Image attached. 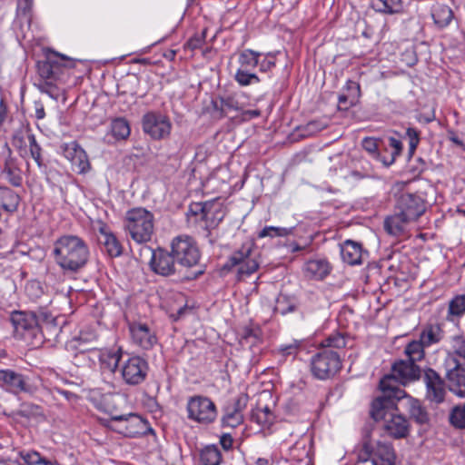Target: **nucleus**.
I'll return each mask as SVG.
<instances>
[{
    "label": "nucleus",
    "instance_id": "1",
    "mask_svg": "<svg viewBox=\"0 0 465 465\" xmlns=\"http://www.w3.org/2000/svg\"><path fill=\"white\" fill-rule=\"evenodd\" d=\"M74 66V62L65 56L54 52L48 54L46 60L37 63L40 79L35 86L42 94L58 100L64 93L61 86L69 83Z\"/></svg>",
    "mask_w": 465,
    "mask_h": 465
},
{
    "label": "nucleus",
    "instance_id": "2",
    "mask_svg": "<svg viewBox=\"0 0 465 465\" xmlns=\"http://www.w3.org/2000/svg\"><path fill=\"white\" fill-rule=\"evenodd\" d=\"M55 263L65 272H75L89 259L87 243L75 235H63L54 242L52 251Z\"/></svg>",
    "mask_w": 465,
    "mask_h": 465
},
{
    "label": "nucleus",
    "instance_id": "3",
    "mask_svg": "<svg viewBox=\"0 0 465 465\" xmlns=\"http://www.w3.org/2000/svg\"><path fill=\"white\" fill-rule=\"evenodd\" d=\"M392 396L382 394L371 403V415L375 420H382L384 430L396 439L404 438L409 433V421L400 413L397 402Z\"/></svg>",
    "mask_w": 465,
    "mask_h": 465
},
{
    "label": "nucleus",
    "instance_id": "4",
    "mask_svg": "<svg viewBox=\"0 0 465 465\" xmlns=\"http://www.w3.org/2000/svg\"><path fill=\"white\" fill-rule=\"evenodd\" d=\"M420 376V369L416 363L401 360L392 365L391 373L381 380L380 389L382 394L401 400L405 397V391L399 384L406 385L418 380Z\"/></svg>",
    "mask_w": 465,
    "mask_h": 465
},
{
    "label": "nucleus",
    "instance_id": "5",
    "mask_svg": "<svg viewBox=\"0 0 465 465\" xmlns=\"http://www.w3.org/2000/svg\"><path fill=\"white\" fill-rule=\"evenodd\" d=\"M124 229L135 242H147L153 234V214L145 208H133L126 212Z\"/></svg>",
    "mask_w": 465,
    "mask_h": 465
},
{
    "label": "nucleus",
    "instance_id": "6",
    "mask_svg": "<svg viewBox=\"0 0 465 465\" xmlns=\"http://www.w3.org/2000/svg\"><path fill=\"white\" fill-rule=\"evenodd\" d=\"M104 425L127 438H139L153 431L146 420L134 413L113 415Z\"/></svg>",
    "mask_w": 465,
    "mask_h": 465
},
{
    "label": "nucleus",
    "instance_id": "7",
    "mask_svg": "<svg viewBox=\"0 0 465 465\" xmlns=\"http://www.w3.org/2000/svg\"><path fill=\"white\" fill-rule=\"evenodd\" d=\"M290 439H284L282 442V451L287 446L284 457L287 461L296 462L297 465H310L312 462L311 450L312 441L306 434L294 435L292 431L289 434Z\"/></svg>",
    "mask_w": 465,
    "mask_h": 465
},
{
    "label": "nucleus",
    "instance_id": "8",
    "mask_svg": "<svg viewBox=\"0 0 465 465\" xmlns=\"http://www.w3.org/2000/svg\"><path fill=\"white\" fill-rule=\"evenodd\" d=\"M259 265L254 243L252 242H246L231 255L228 262L224 264V269L231 270L237 266L239 277H243L250 276L255 272Z\"/></svg>",
    "mask_w": 465,
    "mask_h": 465
},
{
    "label": "nucleus",
    "instance_id": "9",
    "mask_svg": "<svg viewBox=\"0 0 465 465\" xmlns=\"http://www.w3.org/2000/svg\"><path fill=\"white\" fill-rule=\"evenodd\" d=\"M341 368V357L333 350L321 349L311 359V371L319 380L333 377Z\"/></svg>",
    "mask_w": 465,
    "mask_h": 465
},
{
    "label": "nucleus",
    "instance_id": "10",
    "mask_svg": "<svg viewBox=\"0 0 465 465\" xmlns=\"http://www.w3.org/2000/svg\"><path fill=\"white\" fill-rule=\"evenodd\" d=\"M187 417L202 425H209L215 421L218 411L215 403L203 395L192 396L187 401Z\"/></svg>",
    "mask_w": 465,
    "mask_h": 465
},
{
    "label": "nucleus",
    "instance_id": "11",
    "mask_svg": "<svg viewBox=\"0 0 465 465\" xmlns=\"http://www.w3.org/2000/svg\"><path fill=\"white\" fill-rule=\"evenodd\" d=\"M171 252L174 260L184 267L198 264L201 252L196 242L188 235H178L171 242Z\"/></svg>",
    "mask_w": 465,
    "mask_h": 465
},
{
    "label": "nucleus",
    "instance_id": "12",
    "mask_svg": "<svg viewBox=\"0 0 465 465\" xmlns=\"http://www.w3.org/2000/svg\"><path fill=\"white\" fill-rule=\"evenodd\" d=\"M261 52L252 49H244L239 54V67L235 72L234 80L241 86H248L261 82L257 74L251 72L257 67Z\"/></svg>",
    "mask_w": 465,
    "mask_h": 465
},
{
    "label": "nucleus",
    "instance_id": "13",
    "mask_svg": "<svg viewBox=\"0 0 465 465\" xmlns=\"http://www.w3.org/2000/svg\"><path fill=\"white\" fill-rule=\"evenodd\" d=\"M10 322L15 335L18 337L25 341H41V330L36 316L34 313L14 312L11 314Z\"/></svg>",
    "mask_w": 465,
    "mask_h": 465
},
{
    "label": "nucleus",
    "instance_id": "14",
    "mask_svg": "<svg viewBox=\"0 0 465 465\" xmlns=\"http://www.w3.org/2000/svg\"><path fill=\"white\" fill-rule=\"evenodd\" d=\"M360 459L362 461L371 460L373 465H394L396 457L391 444L364 440L360 451Z\"/></svg>",
    "mask_w": 465,
    "mask_h": 465
},
{
    "label": "nucleus",
    "instance_id": "15",
    "mask_svg": "<svg viewBox=\"0 0 465 465\" xmlns=\"http://www.w3.org/2000/svg\"><path fill=\"white\" fill-rule=\"evenodd\" d=\"M119 371L126 384L138 385L146 379L149 364L143 357L132 355L122 361Z\"/></svg>",
    "mask_w": 465,
    "mask_h": 465
},
{
    "label": "nucleus",
    "instance_id": "16",
    "mask_svg": "<svg viewBox=\"0 0 465 465\" xmlns=\"http://www.w3.org/2000/svg\"><path fill=\"white\" fill-rule=\"evenodd\" d=\"M169 117L159 112H148L142 118V128L144 134L153 140L167 138L172 131Z\"/></svg>",
    "mask_w": 465,
    "mask_h": 465
},
{
    "label": "nucleus",
    "instance_id": "17",
    "mask_svg": "<svg viewBox=\"0 0 465 465\" xmlns=\"http://www.w3.org/2000/svg\"><path fill=\"white\" fill-rule=\"evenodd\" d=\"M446 378L450 391L460 397H465V364L452 354H448L444 361Z\"/></svg>",
    "mask_w": 465,
    "mask_h": 465
},
{
    "label": "nucleus",
    "instance_id": "18",
    "mask_svg": "<svg viewBox=\"0 0 465 465\" xmlns=\"http://www.w3.org/2000/svg\"><path fill=\"white\" fill-rule=\"evenodd\" d=\"M83 358L99 360L100 371L103 374H114L122 358V349H92L82 353Z\"/></svg>",
    "mask_w": 465,
    "mask_h": 465
},
{
    "label": "nucleus",
    "instance_id": "19",
    "mask_svg": "<svg viewBox=\"0 0 465 465\" xmlns=\"http://www.w3.org/2000/svg\"><path fill=\"white\" fill-rule=\"evenodd\" d=\"M395 209L415 223L425 213L426 202L418 193H403L399 196Z\"/></svg>",
    "mask_w": 465,
    "mask_h": 465
},
{
    "label": "nucleus",
    "instance_id": "20",
    "mask_svg": "<svg viewBox=\"0 0 465 465\" xmlns=\"http://www.w3.org/2000/svg\"><path fill=\"white\" fill-rule=\"evenodd\" d=\"M129 331L133 343L141 350H152L158 342L154 331L145 323L132 322L129 325Z\"/></svg>",
    "mask_w": 465,
    "mask_h": 465
},
{
    "label": "nucleus",
    "instance_id": "21",
    "mask_svg": "<svg viewBox=\"0 0 465 465\" xmlns=\"http://www.w3.org/2000/svg\"><path fill=\"white\" fill-rule=\"evenodd\" d=\"M214 204L211 203H195L191 204L189 217H194L195 222H204L206 227L216 226L223 219L222 212L213 210Z\"/></svg>",
    "mask_w": 465,
    "mask_h": 465
},
{
    "label": "nucleus",
    "instance_id": "22",
    "mask_svg": "<svg viewBox=\"0 0 465 465\" xmlns=\"http://www.w3.org/2000/svg\"><path fill=\"white\" fill-rule=\"evenodd\" d=\"M413 223L414 222L395 209V213L385 218L383 228L385 232L391 236L405 238L409 236Z\"/></svg>",
    "mask_w": 465,
    "mask_h": 465
},
{
    "label": "nucleus",
    "instance_id": "23",
    "mask_svg": "<svg viewBox=\"0 0 465 465\" xmlns=\"http://www.w3.org/2000/svg\"><path fill=\"white\" fill-rule=\"evenodd\" d=\"M426 399L439 404L444 401L446 395L445 383L440 376L432 369L425 371Z\"/></svg>",
    "mask_w": 465,
    "mask_h": 465
},
{
    "label": "nucleus",
    "instance_id": "24",
    "mask_svg": "<svg viewBox=\"0 0 465 465\" xmlns=\"http://www.w3.org/2000/svg\"><path fill=\"white\" fill-rule=\"evenodd\" d=\"M174 261L172 253L170 254L165 250L159 248L152 251L150 266L157 274L168 276L175 271Z\"/></svg>",
    "mask_w": 465,
    "mask_h": 465
},
{
    "label": "nucleus",
    "instance_id": "25",
    "mask_svg": "<svg viewBox=\"0 0 465 465\" xmlns=\"http://www.w3.org/2000/svg\"><path fill=\"white\" fill-rule=\"evenodd\" d=\"M0 387L14 394L27 391L25 377L12 370H0Z\"/></svg>",
    "mask_w": 465,
    "mask_h": 465
},
{
    "label": "nucleus",
    "instance_id": "26",
    "mask_svg": "<svg viewBox=\"0 0 465 465\" xmlns=\"http://www.w3.org/2000/svg\"><path fill=\"white\" fill-rule=\"evenodd\" d=\"M99 233L103 236V243L105 247L107 253L112 257H118L123 252V247L120 241L111 231V229L103 222L99 223Z\"/></svg>",
    "mask_w": 465,
    "mask_h": 465
},
{
    "label": "nucleus",
    "instance_id": "27",
    "mask_svg": "<svg viewBox=\"0 0 465 465\" xmlns=\"http://www.w3.org/2000/svg\"><path fill=\"white\" fill-rule=\"evenodd\" d=\"M341 255L343 262L350 265L361 264L362 262L361 244L351 240H346L341 245Z\"/></svg>",
    "mask_w": 465,
    "mask_h": 465
},
{
    "label": "nucleus",
    "instance_id": "28",
    "mask_svg": "<svg viewBox=\"0 0 465 465\" xmlns=\"http://www.w3.org/2000/svg\"><path fill=\"white\" fill-rule=\"evenodd\" d=\"M303 270L308 277L322 280L330 273L331 266L324 259H312L305 262Z\"/></svg>",
    "mask_w": 465,
    "mask_h": 465
},
{
    "label": "nucleus",
    "instance_id": "29",
    "mask_svg": "<svg viewBox=\"0 0 465 465\" xmlns=\"http://www.w3.org/2000/svg\"><path fill=\"white\" fill-rule=\"evenodd\" d=\"M7 156L5 159L2 173L14 186H19L22 183V176L16 165L15 159L12 157L11 149L5 144Z\"/></svg>",
    "mask_w": 465,
    "mask_h": 465
},
{
    "label": "nucleus",
    "instance_id": "30",
    "mask_svg": "<svg viewBox=\"0 0 465 465\" xmlns=\"http://www.w3.org/2000/svg\"><path fill=\"white\" fill-rule=\"evenodd\" d=\"M252 421L257 423L261 429L270 430L271 426L273 424L275 416L267 406H257L252 410L251 413Z\"/></svg>",
    "mask_w": 465,
    "mask_h": 465
},
{
    "label": "nucleus",
    "instance_id": "31",
    "mask_svg": "<svg viewBox=\"0 0 465 465\" xmlns=\"http://www.w3.org/2000/svg\"><path fill=\"white\" fill-rule=\"evenodd\" d=\"M249 96L245 93L232 94L221 98V106L226 111H243L248 106Z\"/></svg>",
    "mask_w": 465,
    "mask_h": 465
},
{
    "label": "nucleus",
    "instance_id": "32",
    "mask_svg": "<svg viewBox=\"0 0 465 465\" xmlns=\"http://www.w3.org/2000/svg\"><path fill=\"white\" fill-rule=\"evenodd\" d=\"M401 401H403V404L408 407L411 417L417 423L424 424L428 421V413L418 400L413 399L405 393V397L401 398Z\"/></svg>",
    "mask_w": 465,
    "mask_h": 465
},
{
    "label": "nucleus",
    "instance_id": "33",
    "mask_svg": "<svg viewBox=\"0 0 465 465\" xmlns=\"http://www.w3.org/2000/svg\"><path fill=\"white\" fill-rule=\"evenodd\" d=\"M345 94L339 95L338 101L340 105L352 106L354 105L361 96V86L360 84L348 80L344 86Z\"/></svg>",
    "mask_w": 465,
    "mask_h": 465
},
{
    "label": "nucleus",
    "instance_id": "34",
    "mask_svg": "<svg viewBox=\"0 0 465 465\" xmlns=\"http://www.w3.org/2000/svg\"><path fill=\"white\" fill-rule=\"evenodd\" d=\"M222 453L216 445H207L199 450L198 465H220Z\"/></svg>",
    "mask_w": 465,
    "mask_h": 465
},
{
    "label": "nucleus",
    "instance_id": "35",
    "mask_svg": "<svg viewBox=\"0 0 465 465\" xmlns=\"http://www.w3.org/2000/svg\"><path fill=\"white\" fill-rule=\"evenodd\" d=\"M431 16L435 25L443 28L448 26L452 21L453 12L447 5L438 3L432 6Z\"/></svg>",
    "mask_w": 465,
    "mask_h": 465
},
{
    "label": "nucleus",
    "instance_id": "36",
    "mask_svg": "<svg viewBox=\"0 0 465 465\" xmlns=\"http://www.w3.org/2000/svg\"><path fill=\"white\" fill-rule=\"evenodd\" d=\"M443 338L444 331L439 324H430L426 326L420 335V340L426 347L439 343Z\"/></svg>",
    "mask_w": 465,
    "mask_h": 465
},
{
    "label": "nucleus",
    "instance_id": "37",
    "mask_svg": "<svg viewBox=\"0 0 465 465\" xmlns=\"http://www.w3.org/2000/svg\"><path fill=\"white\" fill-rule=\"evenodd\" d=\"M465 314V293L453 296L448 304L447 319H460Z\"/></svg>",
    "mask_w": 465,
    "mask_h": 465
},
{
    "label": "nucleus",
    "instance_id": "38",
    "mask_svg": "<svg viewBox=\"0 0 465 465\" xmlns=\"http://www.w3.org/2000/svg\"><path fill=\"white\" fill-rule=\"evenodd\" d=\"M20 198L17 193L10 189H0V208L6 212L16 211Z\"/></svg>",
    "mask_w": 465,
    "mask_h": 465
},
{
    "label": "nucleus",
    "instance_id": "39",
    "mask_svg": "<svg viewBox=\"0 0 465 465\" xmlns=\"http://www.w3.org/2000/svg\"><path fill=\"white\" fill-rule=\"evenodd\" d=\"M111 134L116 140H125L131 134L129 123L124 118H115L111 123Z\"/></svg>",
    "mask_w": 465,
    "mask_h": 465
},
{
    "label": "nucleus",
    "instance_id": "40",
    "mask_svg": "<svg viewBox=\"0 0 465 465\" xmlns=\"http://www.w3.org/2000/svg\"><path fill=\"white\" fill-rule=\"evenodd\" d=\"M424 347L423 342L420 341H412L407 344L404 352L408 357V361L412 362L420 361L424 358Z\"/></svg>",
    "mask_w": 465,
    "mask_h": 465
},
{
    "label": "nucleus",
    "instance_id": "41",
    "mask_svg": "<svg viewBox=\"0 0 465 465\" xmlns=\"http://www.w3.org/2000/svg\"><path fill=\"white\" fill-rule=\"evenodd\" d=\"M279 51L262 53L258 58L257 67L261 73H270L276 66V57Z\"/></svg>",
    "mask_w": 465,
    "mask_h": 465
},
{
    "label": "nucleus",
    "instance_id": "42",
    "mask_svg": "<svg viewBox=\"0 0 465 465\" xmlns=\"http://www.w3.org/2000/svg\"><path fill=\"white\" fill-rule=\"evenodd\" d=\"M279 51L262 53L258 58L257 67L261 73H270L276 66V57Z\"/></svg>",
    "mask_w": 465,
    "mask_h": 465
},
{
    "label": "nucleus",
    "instance_id": "43",
    "mask_svg": "<svg viewBox=\"0 0 465 465\" xmlns=\"http://www.w3.org/2000/svg\"><path fill=\"white\" fill-rule=\"evenodd\" d=\"M73 171L79 174H84L91 169V163L86 152L83 149L78 151V154L70 162Z\"/></svg>",
    "mask_w": 465,
    "mask_h": 465
},
{
    "label": "nucleus",
    "instance_id": "44",
    "mask_svg": "<svg viewBox=\"0 0 465 465\" xmlns=\"http://www.w3.org/2000/svg\"><path fill=\"white\" fill-rule=\"evenodd\" d=\"M32 134L33 133L31 130L28 127H25L19 129L13 135L12 144L19 151L21 155L26 152L28 144L27 136Z\"/></svg>",
    "mask_w": 465,
    "mask_h": 465
},
{
    "label": "nucleus",
    "instance_id": "45",
    "mask_svg": "<svg viewBox=\"0 0 465 465\" xmlns=\"http://www.w3.org/2000/svg\"><path fill=\"white\" fill-rule=\"evenodd\" d=\"M227 183L220 172L213 173L206 181L205 187L213 193H225Z\"/></svg>",
    "mask_w": 465,
    "mask_h": 465
},
{
    "label": "nucleus",
    "instance_id": "46",
    "mask_svg": "<svg viewBox=\"0 0 465 465\" xmlns=\"http://www.w3.org/2000/svg\"><path fill=\"white\" fill-rule=\"evenodd\" d=\"M346 337L341 332H335L328 336L322 342V349H342L346 346Z\"/></svg>",
    "mask_w": 465,
    "mask_h": 465
},
{
    "label": "nucleus",
    "instance_id": "47",
    "mask_svg": "<svg viewBox=\"0 0 465 465\" xmlns=\"http://www.w3.org/2000/svg\"><path fill=\"white\" fill-rule=\"evenodd\" d=\"M243 422V414L226 408L222 419L223 427L236 428Z\"/></svg>",
    "mask_w": 465,
    "mask_h": 465
},
{
    "label": "nucleus",
    "instance_id": "48",
    "mask_svg": "<svg viewBox=\"0 0 465 465\" xmlns=\"http://www.w3.org/2000/svg\"><path fill=\"white\" fill-rule=\"evenodd\" d=\"M302 348V341L294 340L290 343L281 345L277 352L283 358H287L289 356L295 357Z\"/></svg>",
    "mask_w": 465,
    "mask_h": 465
},
{
    "label": "nucleus",
    "instance_id": "49",
    "mask_svg": "<svg viewBox=\"0 0 465 465\" xmlns=\"http://www.w3.org/2000/svg\"><path fill=\"white\" fill-rule=\"evenodd\" d=\"M28 144L30 154L32 158L35 161L37 165L39 167H42L43 165V160H42V148L36 142L35 136L33 134L32 135L27 136Z\"/></svg>",
    "mask_w": 465,
    "mask_h": 465
},
{
    "label": "nucleus",
    "instance_id": "50",
    "mask_svg": "<svg viewBox=\"0 0 465 465\" xmlns=\"http://www.w3.org/2000/svg\"><path fill=\"white\" fill-rule=\"evenodd\" d=\"M377 6L381 12L394 14L402 10L401 0H378Z\"/></svg>",
    "mask_w": 465,
    "mask_h": 465
},
{
    "label": "nucleus",
    "instance_id": "51",
    "mask_svg": "<svg viewBox=\"0 0 465 465\" xmlns=\"http://www.w3.org/2000/svg\"><path fill=\"white\" fill-rule=\"evenodd\" d=\"M292 230L283 227L265 226L258 234L259 238L283 237L291 233Z\"/></svg>",
    "mask_w": 465,
    "mask_h": 465
},
{
    "label": "nucleus",
    "instance_id": "52",
    "mask_svg": "<svg viewBox=\"0 0 465 465\" xmlns=\"http://www.w3.org/2000/svg\"><path fill=\"white\" fill-rule=\"evenodd\" d=\"M451 347L453 350L452 355L456 358L459 356L465 360V336H454L451 340Z\"/></svg>",
    "mask_w": 465,
    "mask_h": 465
},
{
    "label": "nucleus",
    "instance_id": "53",
    "mask_svg": "<svg viewBox=\"0 0 465 465\" xmlns=\"http://www.w3.org/2000/svg\"><path fill=\"white\" fill-rule=\"evenodd\" d=\"M450 422L458 428H465V403L462 408L455 407L450 413Z\"/></svg>",
    "mask_w": 465,
    "mask_h": 465
},
{
    "label": "nucleus",
    "instance_id": "54",
    "mask_svg": "<svg viewBox=\"0 0 465 465\" xmlns=\"http://www.w3.org/2000/svg\"><path fill=\"white\" fill-rule=\"evenodd\" d=\"M83 148L75 141L64 144L63 154L69 161L72 162L74 158L78 154V151H82Z\"/></svg>",
    "mask_w": 465,
    "mask_h": 465
},
{
    "label": "nucleus",
    "instance_id": "55",
    "mask_svg": "<svg viewBox=\"0 0 465 465\" xmlns=\"http://www.w3.org/2000/svg\"><path fill=\"white\" fill-rule=\"evenodd\" d=\"M406 138L409 141V153L412 155L420 142L419 133L414 128H408Z\"/></svg>",
    "mask_w": 465,
    "mask_h": 465
},
{
    "label": "nucleus",
    "instance_id": "56",
    "mask_svg": "<svg viewBox=\"0 0 465 465\" xmlns=\"http://www.w3.org/2000/svg\"><path fill=\"white\" fill-rule=\"evenodd\" d=\"M248 400H249L248 395L241 394L227 408H229L232 411L240 412L241 414H243V411L246 409L247 404H248Z\"/></svg>",
    "mask_w": 465,
    "mask_h": 465
},
{
    "label": "nucleus",
    "instance_id": "57",
    "mask_svg": "<svg viewBox=\"0 0 465 465\" xmlns=\"http://www.w3.org/2000/svg\"><path fill=\"white\" fill-rule=\"evenodd\" d=\"M362 147L374 158L379 157L378 151V140L372 137H366L362 140Z\"/></svg>",
    "mask_w": 465,
    "mask_h": 465
},
{
    "label": "nucleus",
    "instance_id": "58",
    "mask_svg": "<svg viewBox=\"0 0 465 465\" xmlns=\"http://www.w3.org/2000/svg\"><path fill=\"white\" fill-rule=\"evenodd\" d=\"M389 145L393 150V152L391 153V159L390 160V162L383 161V163L386 166L391 165L394 162L395 157L400 155L402 150L401 142L394 137H391L389 139Z\"/></svg>",
    "mask_w": 465,
    "mask_h": 465
},
{
    "label": "nucleus",
    "instance_id": "59",
    "mask_svg": "<svg viewBox=\"0 0 465 465\" xmlns=\"http://www.w3.org/2000/svg\"><path fill=\"white\" fill-rule=\"evenodd\" d=\"M324 125L319 121H312L303 127L304 135H313L322 131Z\"/></svg>",
    "mask_w": 465,
    "mask_h": 465
},
{
    "label": "nucleus",
    "instance_id": "60",
    "mask_svg": "<svg viewBox=\"0 0 465 465\" xmlns=\"http://www.w3.org/2000/svg\"><path fill=\"white\" fill-rule=\"evenodd\" d=\"M450 141H451L457 147L465 151V135H459L455 133H450L449 135Z\"/></svg>",
    "mask_w": 465,
    "mask_h": 465
},
{
    "label": "nucleus",
    "instance_id": "61",
    "mask_svg": "<svg viewBox=\"0 0 465 465\" xmlns=\"http://www.w3.org/2000/svg\"><path fill=\"white\" fill-rule=\"evenodd\" d=\"M220 444L225 450H229L232 449L233 444V439L231 434L223 433L220 437Z\"/></svg>",
    "mask_w": 465,
    "mask_h": 465
},
{
    "label": "nucleus",
    "instance_id": "62",
    "mask_svg": "<svg viewBox=\"0 0 465 465\" xmlns=\"http://www.w3.org/2000/svg\"><path fill=\"white\" fill-rule=\"evenodd\" d=\"M241 112H242V117L244 121H249L251 119L257 118L261 115V112L257 109L245 110V108H244L243 111H241Z\"/></svg>",
    "mask_w": 465,
    "mask_h": 465
},
{
    "label": "nucleus",
    "instance_id": "63",
    "mask_svg": "<svg viewBox=\"0 0 465 465\" xmlns=\"http://www.w3.org/2000/svg\"><path fill=\"white\" fill-rule=\"evenodd\" d=\"M33 5V0H19L18 9L23 10L24 13L30 11Z\"/></svg>",
    "mask_w": 465,
    "mask_h": 465
},
{
    "label": "nucleus",
    "instance_id": "64",
    "mask_svg": "<svg viewBox=\"0 0 465 465\" xmlns=\"http://www.w3.org/2000/svg\"><path fill=\"white\" fill-rule=\"evenodd\" d=\"M202 44L203 39L200 37H193L187 43L188 46L193 50L200 48L202 46Z\"/></svg>",
    "mask_w": 465,
    "mask_h": 465
}]
</instances>
